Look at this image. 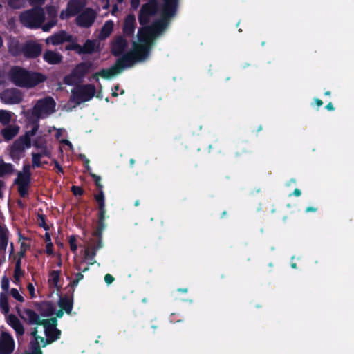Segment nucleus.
Returning <instances> with one entry per match:
<instances>
[{"label": "nucleus", "mask_w": 354, "mask_h": 354, "mask_svg": "<svg viewBox=\"0 0 354 354\" xmlns=\"http://www.w3.org/2000/svg\"><path fill=\"white\" fill-rule=\"evenodd\" d=\"M8 76L14 85L27 89L35 88L47 79L41 73L30 71L19 66H12L9 70Z\"/></svg>", "instance_id": "f257e3e1"}, {"label": "nucleus", "mask_w": 354, "mask_h": 354, "mask_svg": "<svg viewBox=\"0 0 354 354\" xmlns=\"http://www.w3.org/2000/svg\"><path fill=\"white\" fill-rule=\"evenodd\" d=\"M162 1L164 3L161 8V18L154 21L147 28V30H151L154 37L161 34L167 28L170 19L176 15L178 9V2L171 0Z\"/></svg>", "instance_id": "f03ea898"}, {"label": "nucleus", "mask_w": 354, "mask_h": 354, "mask_svg": "<svg viewBox=\"0 0 354 354\" xmlns=\"http://www.w3.org/2000/svg\"><path fill=\"white\" fill-rule=\"evenodd\" d=\"M20 23L30 29L41 27L45 21V13L42 8L35 7L21 12L19 16Z\"/></svg>", "instance_id": "7ed1b4c3"}, {"label": "nucleus", "mask_w": 354, "mask_h": 354, "mask_svg": "<svg viewBox=\"0 0 354 354\" xmlns=\"http://www.w3.org/2000/svg\"><path fill=\"white\" fill-rule=\"evenodd\" d=\"M95 93L96 88L93 84L78 85L71 90L68 103H74L73 107H75L82 102L91 100L95 96Z\"/></svg>", "instance_id": "20e7f679"}, {"label": "nucleus", "mask_w": 354, "mask_h": 354, "mask_svg": "<svg viewBox=\"0 0 354 354\" xmlns=\"http://www.w3.org/2000/svg\"><path fill=\"white\" fill-rule=\"evenodd\" d=\"M158 10L159 3L158 0H149L141 6L138 17L139 24L141 26L148 24L150 17L156 15Z\"/></svg>", "instance_id": "39448f33"}, {"label": "nucleus", "mask_w": 354, "mask_h": 354, "mask_svg": "<svg viewBox=\"0 0 354 354\" xmlns=\"http://www.w3.org/2000/svg\"><path fill=\"white\" fill-rule=\"evenodd\" d=\"M132 61V56L130 54H124L119 58L115 64L109 68H102L100 71V77L104 79H110L114 75L120 73L122 69L127 67V63Z\"/></svg>", "instance_id": "423d86ee"}, {"label": "nucleus", "mask_w": 354, "mask_h": 354, "mask_svg": "<svg viewBox=\"0 0 354 354\" xmlns=\"http://www.w3.org/2000/svg\"><path fill=\"white\" fill-rule=\"evenodd\" d=\"M55 101L52 97H46L38 100L32 110L35 114H38L44 118V115H48L54 113L55 111Z\"/></svg>", "instance_id": "0eeeda50"}, {"label": "nucleus", "mask_w": 354, "mask_h": 354, "mask_svg": "<svg viewBox=\"0 0 354 354\" xmlns=\"http://www.w3.org/2000/svg\"><path fill=\"white\" fill-rule=\"evenodd\" d=\"M94 198L98 205V222L97 225V235H100L101 232L105 228V197L104 192H98L94 194Z\"/></svg>", "instance_id": "6e6552de"}, {"label": "nucleus", "mask_w": 354, "mask_h": 354, "mask_svg": "<svg viewBox=\"0 0 354 354\" xmlns=\"http://www.w3.org/2000/svg\"><path fill=\"white\" fill-rule=\"evenodd\" d=\"M0 99L4 104H17L22 101L23 95L18 88H7L1 93Z\"/></svg>", "instance_id": "1a4fd4ad"}, {"label": "nucleus", "mask_w": 354, "mask_h": 354, "mask_svg": "<svg viewBox=\"0 0 354 354\" xmlns=\"http://www.w3.org/2000/svg\"><path fill=\"white\" fill-rule=\"evenodd\" d=\"M31 183V176L17 172V178L14 180V184L17 185V191L21 198H25L28 195V189Z\"/></svg>", "instance_id": "9d476101"}, {"label": "nucleus", "mask_w": 354, "mask_h": 354, "mask_svg": "<svg viewBox=\"0 0 354 354\" xmlns=\"http://www.w3.org/2000/svg\"><path fill=\"white\" fill-rule=\"evenodd\" d=\"M95 17V12L88 8L76 17V24L80 27L89 28L93 24Z\"/></svg>", "instance_id": "9b49d317"}, {"label": "nucleus", "mask_w": 354, "mask_h": 354, "mask_svg": "<svg viewBox=\"0 0 354 354\" xmlns=\"http://www.w3.org/2000/svg\"><path fill=\"white\" fill-rule=\"evenodd\" d=\"M31 145L32 144L29 143L28 145V142H25L24 138L20 136L13 142V144L10 147V157L14 160H19L25 149H29L31 147Z\"/></svg>", "instance_id": "f8f14e48"}, {"label": "nucleus", "mask_w": 354, "mask_h": 354, "mask_svg": "<svg viewBox=\"0 0 354 354\" xmlns=\"http://www.w3.org/2000/svg\"><path fill=\"white\" fill-rule=\"evenodd\" d=\"M149 46L146 43H141L136 46L133 51L127 53L132 56V61L127 63V67L131 66L136 60H143L149 54Z\"/></svg>", "instance_id": "ddd939ff"}, {"label": "nucleus", "mask_w": 354, "mask_h": 354, "mask_svg": "<svg viewBox=\"0 0 354 354\" xmlns=\"http://www.w3.org/2000/svg\"><path fill=\"white\" fill-rule=\"evenodd\" d=\"M41 53V45L35 41H28L22 46V54L28 59L37 58Z\"/></svg>", "instance_id": "4468645a"}, {"label": "nucleus", "mask_w": 354, "mask_h": 354, "mask_svg": "<svg viewBox=\"0 0 354 354\" xmlns=\"http://www.w3.org/2000/svg\"><path fill=\"white\" fill-rule=\"evenodd\" d=\"M15 341L12 335L2 332L0 337V354H11L15 349Z\"/></svg>", "instance_id": "2eb2a0df"}, {"label": "nucleus", "mask_w": 354, "mask_h": 354, "mask_svg": "<svg viewBox=\"0 0 354 354\" xmlns=\"http://www.w3.org/2000/svg\"><path fill=\"white\" fill-rule=\"evenodd\" d=\"M128 46L127 40L120 35L116 37L111 43V53L115 57L122 55Z\"/></svg>", "instance_id": "dca6fc26"}, {"label": "nucleus", "mask_w": 354, "mask_h": 354, "mask_svg": "<svg viewBox=\"0 0 354 354\" xmlns=\"http://www.w3.org/2000/svg\"><path fill=\"white\" fill-rule=\"evenodd\" d=\"M73 40V36L69 35L65 30H60L51 36L48 37L46 39L47 44H52L53 46H57L62 44L64 42H71Z\"/></svg>", "instance_id": "f3484780"}, {"label": "nucleus", "mask_w": 354, "mask_h": 354, "mask_svg": "<svg viewBox=\"0 0 354 354\" xmlns=\"http://www.w3.org/2000/svg\"><path fill=\"white\" fill-rule=\"evenodd\" d=\"M93 66V64L90 61L82 62L77 64L71 72L77 80L82 81Z\"/></svg>", "instance_id": "a211bd4d"}, {"label": "nucleus", "mask_w": 354, "mask_h": 354, "mask_svg": "<svg viewBox=\"0 0 354 354\" xmlns=\"http://www.w3.org/2000/svg\"><path fill=\"white\" fill-rule=\"evenodd\" d=\"M136 21L133 14H129L124 21L122 31L126 37H131L134 34Z\"/></svg>", "instance_id": "6ab92c4d"}, {"label": "nucleus", "mask_w": 354, "mask_h": 354, "mask_svg": "<svg viewBox=\"0 0 354 354\" xmlns=\"http://www.w3.org/2000/svg\"><path fill=\"white\" fill-rule=\"evenodd\" d=\"M8 324L15 330L18 340L24 334V327L17 317L13 314L8 316Z\"/></svg>", "instance_id": "aec40b11"}, {"label": "nucleus", "mask_w": 354, "mask_h": 354, "mask_svg": "<svg viewBox=\"0 0 354 354\" xmlns=\"http://www.w3.org/2000/svg\"><path fill=\"white\" fill-rule=\"evenodd\" d=\"M43 59L50 65H56L62 62L63 56L58 52L46 50L43 55Z\"/></svg>", "instance_id": "412c9836"}, {"label": "nucleus", "mask_w": 354, "mask_h": 354, "mask_svg": "<svg viewBox=\"0 0 354 354\" xmlns=\"http://www.w3.org/2000/svg\"><path fill=\"white\" fill-rule=\"evenodd\" d=\"M35 306L43 317H49L55 313V308L50 301L37 303Z\"/></svg>", "instance_id": "4be33fe9"}, {"label": "nucleus", "mask_w": 354, "mask_h": 354, "mask_svg": "<svg viewBox=\"0 0 354 354\" xmlns=\"http://www.w3.org/2000/svg\"><path fill=\"white\" fill-rule=\"evenodd\" d=\"M44 333L46 336V342L42 347H45L48 344H50L53 342L57 341L60 339L61 336V330L58 328H44Z\"/></svg>", "instance_id": "5701e85b"}, {"label": "nucleus", "mask_w": 354, "mask_h": 354, "mask_svg": "<svg viewBox=\"0 0 354 354\" xmlns=\"http://www.w3.org/2000/svg\"><path fill=\"white\" fill-rule=\"evenodd\" d=\"M84 0H69L67 3V9L71 15L75 16L77 15L84 7Z\"/></svg>", "instance_id": "b1692460"}, {"label": "nucleus", "mask_w": 354, "mask_h": 354, "mask_svg": "<svg viewBox=\"0 0 354 354\" xmlns=\"http://www.w3.org/2000/svg\"><path fill=\"white\" fill-rule=\"evenodd\" d=\"M19 127L17 125H7L1 131V134L5 140L9 141L13 139L19 133Z\"/></svg>", "instance_id": "393cba45"}, {"label": "nucleus", "mask_w": 354, "mask_h": 354, "mask_svg": "<svg viewBox=\"0 0 354 354\" xmlns=\"http://www.w3.org/2000/svg\"><path fill=\"white\" fill-rule=\"evenodd\" d=\"M148 26H142V28H139L138 32V39L140 43L148 44V39H152L154 37L151 30H147Z\"/></svg>", "instance_id": "a878e982"}, {"label": "nucleus", "mask_w": 354, "mask_h": 354, "mask_svg": "<svg viewBox=\"0 0 354 354\" xmlns=\"http://www.w3.org/2000/svg\"><path fill=\"white\" fill-rule=\"evenodd\" d=\"M59 306L62 308L68 315L71 313L73 306V296L71 297H60L58 301Z\"/></svg>", "instance_id": "bb28decb"}, {"label": "nucleus", "mask_w": 354, "mask_h": 354, "mask_svg": "<svg viewBox=\"0 0 354 354\" xmlns=\"http://www.w3.org/2000/svg\"><path fill=\"white\" fill-rule=\"evenodd\" d=\"M24 313L26 315L29 324H36L41 326L42 320L39 315L32 309H25Z\"/></svg>", "instance_id": "cd10ccee"}, {"label": "nucleus", "mask_w": 354, "mask_h": 354, "mask_svg": "<svg viewBox=\"0 0 354 354\" xmlns=\"http://www.w3.org/2000/svg\"><path fill=\"white\" fill-rule=\"evenodd\" d=\"M113 27L114 23L112 20L106 21L101 28L99 35L100 38L101 39H104L107 38L113 32Z\"/></svg>", "instance_id": "c85d7f7f"}, {"label": "nucleus", "mask_w": 354, "mask_h": 354, "mask_svg": "<svg viewBox=\"0 0 354 354\" xmlns=\"http://www.w3.org/2000/svg\"><path fill=\"white\" fill-rule=\"evenodd\" d=\"M8 230L6 227L0 225V250L5 252L8 243Z\"/></svg>", "instance_id": "c756f323"}, {"label": "nucleus", "mask_w": 354, "mask_h": 354, "mask_svg": "<svg viewBox=\"0 0 354 354\" xmlns=\"http://www.w3.org/2000/svg\"><path fill=\"white\" fill-rule=\"evenodd\" d=\"M26 117L32 127L39 128V119L42 118L41 116L38 114H35V112L31 110L27 111Z\"/></svg>", "instance_id": "7c9ffc66"}, {"label": "nucleus", "mask_w": 354, "mask_h": 354, "mask_svg": "<svg viewBox=\"0 0 354 354\" xmlns=\"http://www.w3.org/2000/svg\"><path fill=\"white\" fill-rule=\"evenodd\" d=\"M8 50L11 55L15 56L22 54V47L20 48L19 41L16 40H12L8 44Z\"/></svg>", "instance_id": "2f4dec72"}, {"label": "nucleus", "mask_w": 354, "mask_h": 354, "mask_svg": "<svg viewBox=\"0 0 354 354\" xmlns=\"http://www.w3.org/2000/svg\"><path fill=\"white\" fill-rule=\"evenodd\" d=\"M0 308L4 314H7L10 311L8 295L6 292L0 294Z\"/></svg>", "instance_id": "473e14b6"}, {"label": "nucleus", "mask_w": 354, "mask_h": 354, "mask_svg": "<svg viewBox=\"0 0 354 354\" xmlns=\"http://www.w3.org/2000/svg\"><path fill=\"white\" fill-rule=\"evenodd\" d=\"M12 119V113L6 110H0V123L2 125H9Z\"/></svg>", "instance_id": "72a5a7b5"}, {"label": "nucleus", "mask_w": 354, "mask_h": 354, "mask_svg": "<svg viewBox=\"0 0 354 354\" xmlns=\"http://www.w3.org/2000/svg\"><path fill=\"white\" fill-rule=\"evenodd\" d=\"M13 171V165L11 163H6L2 160L0 162V177L11 174Z\"/></svg>", "instance_id": "f704fd0d"}, {"label": "nucleus", "mask_w": 354, "mask_h": 354, "mask_svg": "<svg viewBox=\"0 0 354 354\" xmlns=\"http://www.w3.org/2000/svg\"><path fill=\"white\" fill-rule=\"evenodd\" d=\"M97 252L92 249L91 247L90 249H86L84 252V259L88 261V266H93L96 263V261L94 259L96 256Z\"/></svg>", "instance_id": "c9c22d12"}, {"label": "nucleus", "mask_w": 354, "mask_h": 354, "mask_svg": "<svg viewBox=\"0 0 354 354\" xmlns=\"http://www.w3.org/2000/svg\"><path fill=\"white\" fill-rule=\"evenodd\" d=\"M95 48V41L94 40L86 39L84 44L83 54H91L94 52Z\"/></svg>", "instance_id": "e433bc0d"}, {"label": "nucleus", "mask_w": 354, "mask_h": 354, "mask_svg": "<svg viewBox=\"0 0 354 354\" xmlns=\"http://www.w3.org/2000/svg\"><path fill=\"white\" fill-rule=\"evenodd\" d=\"M97 228L93 231V236L95 237H97V239L93 243V245L91 246L92 249H93L95 251L97 252L100 249H101L103 247V243L102 240V232H101L100 235L96 234Z\"/></svg>", "instance_id": "4c0bfd02"}, {"label": "nucleus", "mask_w": 354, "mask_h": 354, "mask_svg": "<svg viewBox=\"0 0 354 354\" xmlns=\"http://www.w3.org/2000/svg\"><path fill=\"white\" fill-rule=\"evenodd\" d=\"M41 326H43L44 328H57V319L56 317H52L47 319H42Z\"/></svg>", "instance_id": "58836bf2"}, {"label": "nucleus", "mask_w": 354, "mask_h": 354, "mask_svg": "<svg viewBox=\"0 0 354 354\" xmlns=\"http://www.w3.org/2000/svg\"><path fill=\"white\" fill-rule=\"evenodd\" d=\"M61 273V270H53L50 273V278L49 279L48 281L50 283L54 286V287L57 288L58 287V283L59 281V275Z\"/></svg>", "instance_id": "ea45409f"}, {"label": "nucleus", "mask_w": 354, "mask_h": 354, "mask_svg": "<svg viewBox=\"0 0 354 354\" xmlns=\"http://www.w3.org/2000/svg\"><path fill=\"white\" fill-rule=\"evenodd\" d=\"M80 82L81 81L77 80L72 72L64 77V84L68 86L75 85Z\"/></svg>", "instance_id": "a19ab883"}, {"label": "nucleus", "mask_w": 354, "mask_h": 354, "mask_svg": "<svg viewBox=\"0 0 354 354\" xmlns=\"http://www.w3.org/2000/svg\"><path fill=\"white\" fill-rule=\"evenodd\" d=\"M38 129H39V128H37L36 127H32L31 130L27 131L24 136H21L24 138L25 142H26V143L28 142V145H29V143L31 144L30 138L32 136H34L37 133V132L38 131Z\"/></svg>", "instance_id": "79ce46f5"}, {"label": "nucleus", "mask_w": 354, "mask_h": 354, "mask_svg": "<svg viewBox=\"0 0 354 354\" xmlns=\"http://www.w3.org/2000/svg\"><path fill=\"white\" fill-rule=\"evenodd\" d=\"M30 354H42L43 352L40 348V345L38 341H31L30 343Z\"/></svg>", "instance_id": "37998d69"}, {"label": "nucleus", "mask_w": 354, "mask_h": 354, "mask_svg": "<svg viewBox=\"0 0 354 354\" xmlns=\"http://www.w3.org/2000/svg\"><path fill=\"white\" fill-rule=\"evenodd\" d=\"M37 220L39 225L44 230L48 231L50 230L48 225H47L46 223V216L44 214H38Z\"/></svg>", "instance_id": "c03bdc74"}, {"label": "nucleus", "mask_w": 354, "mask_h": 354, "mask_svg": "<svg viewBox=\"0 0 354 354\" xmlns=\"http://www.w3.org/2000/svg\"><path fill=\"white\" fill-rule=\"evenodd\" d=\"M42 157L41 153H32V167L34 168L35 167H41V158Z\"/></svg>", "instance_id": "a18cd8bd"}, {"label": "nucleus", "mask_w": 354, "mask_h": 354, "mask_svg": "<svg viewBox=\"0 0 354 354\" xmlns=\"http://www.w3.org/2000/svg\"><path fill=\"white\" fill-rule=\"evenodd\" d=\"M57 23V19L55 18H50V20L46 23L41 28L44 32L49 31L53 26Z\"/></svg>", "instance_id": "49530a36"}, {"label": "nucleus", "mask_w": 354, "mask_h": 354, "mask_svg": "<svg viewBox=\"0 0 354 354\" xmlns=\"http://www.w3.org/2000/svg\"><path fill=\"white\" fill-rule=\"evenodd\" d=\"M46 12L50 18L57 19V8L55 6H48L46 7Z\"/></svg>", "instance_id": "de8ad7c7"}, {"label": "nucleus", "mask_w": 354, "mask_h": 354, "mask_svg": "<svg viewBox=\"0 0 354 354\" xmlns=\"http://www.w3.org/2000/svg\"><path fill=\"white\" fill-rule=\"evenodd\" d=\"M71 192L75 196H81L84 194V190L80 186L73 185L71 188Z\"/></svg>", "instance_id": "09e8293b"}, {"label": "nucleus", "mask_w": 354, "mask_h": 354, "mask_svg": "<svg viewBox=\"0 0 354 354\" xmlns=\"http://www.w3.org/2000/svg\"><path fill=\"white\" fill-rule=\"evenodd\" d=\"M68 243L70 245L71 250L73 252H75L77 249V245L76 244V237L74 235H71L69 237Z\"/></svg>", "instance_id": "8fccbe9b"}, {"label": "nucleus", "mask_w": 354, "mask_h": 354, "mask_svg": "<svg viewBox=\"0 0 354 354\" xmlns=\"http://www.w3.org/2000/svg\"><path fill=\"white\" fill-rule=\"evenodd\" d=\"M10 295L19 302H23L24 301L23 296L19 294V291L16 288H13L10 290Z\"/></svg>", "instance_id": "3c124183"}, {"label": "nucleus", "mask_w": 354, "mask_h": 354, "mask_svg": "<svg viewBox=\"0 0 354 354\" xmlns=\"http://www.w3.org/2000/svg\"><path fill=\"white\" fill-rule=\"evenodd\" d=\"M8 5L13 9H19L21 7V0H8Z\"/></svg>", "instance_id": "603ef678"}, {"label": "nucleus", "mask_w": 354, "mask_h": 354, "mask_svg": "<svg viewBox=\"0 0 354 354\" xmlns=\"http://www.w3.org/2000/svg\"><path fill=\"white\" fill-rule=\"evenodd\" d=\"M9 284V279L7 277L4 276L1 280V288L6 293H7V292L8 291Z\"/></svg>", "instance_id": "864d4df0"}, {"label": "nucleus", "mask_w": 354, "mask_h": 354, "mask_svg": "<svg viewBox=\"0 0 354 354\" xmlns=\"http://www.w3.org/2000/svg\"><path fill=\"white\" fill-rule=\"evenodd\" d=\"M79 158L84 161V167L88 171H89L91 169L90 166H89V162H90L89 160L84 154H80Z\"/></svg>", "instance_id": "5fc2aeb1"}, {"label": "nucleus", "mask_w": 354, "mask_h": 354, "mask_svg": "<svg viewBox=\"0 0 354 354\" xmlns=\"http://www.w3.org/2000/svg\"><path fill=\"white\" fill-rule=\"evenodd\" d=\"M73 15H71V12H68V10L66 8V10H62L60 13L59 17L61 19H68Z\"/></svg>", "instance_id": "6e6d98bb"}, {"label": "nucleus", "mask_w": 354, "mask_h": 354, "mask_svg": "<svg viewBox=\"0 0 354 354\" xmlns=\"http://www.w3.org/2000/svg\"><path fill=\"white\" fill-rule=\"evenodd\" d=\"M24 274V272L23 271L21 270V269L20 270H15L14 271V279H15V282L16 283V281H19V278Z\"/></svg>", "instance_id": "4d7b16f0"}, {"label": "nucleus", "mask_w": 354, "mask_h": 354, "mask_svg": "<svg viewBox=\"0 0 354 354\" xmlns=\"http://www.w3.org/2000/svg\"><path fill=\"white\" fill-rule=\"evenodd\" d=\"M6 84V73L0 70V86H4Z\"/></svg>", "instance_id": "13d9d810"}, {"label": "nucleus", "mask_w": 354, "mask_h": 354, "mask_svg": "<svg viewBox=\"0 0 354 354\" xmlns=\"http://www.w3.org/2000/svg\"><path fill=\"white\" fill-rule=\"evenodd\" d=\"M115 280V278L110 274H106L104 276V281L107 285L111 284Z\"/></svg>", "instance_id": "bf43d9fd"}, {"label": "nucleus", "mask_w": 354, "mask_h": 354, "mask_svg": "<svg viewBox=\"0 0 354 354\" xmlns=\"http://www.w3.org/2000/svg\"><path fill=\"white\" fill-rule=\"evenodd\" d=\"M21 173L31 176L30 165H28V164L24 165L23 169H22V171H21Z\"/></svg>", "instance_id": "052dcab7"}, {"label": "nucleus", "mask_w": 354, "mask_h": 354, "mask_svg": "<svg viewBox=\"0 0 354 354\" xmlns=\"http://www.w3.org/2000/svg\"><path fill=\"white\" fill-rule=\"evenodd\" d=\"M53 245L52 242L47 243L46 245V252L47 254L50 255L53 254Z\"/></svg>", "instance_id": "680f3d73"}, {"label": "nucleus", "mask_w": 354, "mask_h": 354, "mask_svg": "<svg viewBox=\"0 0 354 354\" xmlns=\"http://www.w3.org/2000/svg\"><path fill=\"white\" fill-rule=\"evenodd\" d=\"M33 146L37 149L45 148V145L43 143H40L39 139H35L32 143Z\"/></svg>", "instance_id": "e2e57ef3"}, {"label": "nucleus", "mask_w": 354, "mask_h": 354, "mask_svg": "<svg viewBox=\"0 0 354 354\" xmlns=\"http://www.w3.org/2000/svg\"><path fill=\"white\" fill-rule=\"evenodd\" d=\"M90 175L93 179L95 185L101 183V177L100 176H97L95 174H90Z\"/></svg>", "instance_id": "0e129e2a"}, {"label": "nucleus", "mask_w": 354, "mask_h": 354, "mask_svg": "<svg viewBox=\"0 0 354 354\" xmlns=\"http://www.w3.org/2000/svg\"><path fill=\"white\" fill-rule=\"evenodd\" d=\"M74 51H75L77 54L79 55H82L83 54V48H82V46H80V44H75V48H74Z\"/></svg>", "instance_id": "69168bd1"}, {"label": "nucleus", "mask_w": 354, "mask_h": 354, "mask_svg": "<svg viewBox=\"0 0 354 354\" xmlns=\"http://www.w3.org/2000/svg\"><path fill=\"white\" fill-rule=\"evenodd\" d=\"M69 43H70L69 44H68L65 46V49L66 50H73L76 43L73 41V39L72 40L71 42H69Z\"/></svg>", "instance_id": "338daca9"}, {"label": "nucleus", "mask_w": 354, "mask_h": 354, "mask_svg": "<svg viewBox=\"0 0 354 354\" xmlns=\"http://www.w3.org/2000/svg\"><path fill=\"white\" fill-rule=\"evenodd\" d=\"M140 5V0H131V6L133 9H137Z\"/></svg>", "instance_id": "774afa93"}]
</instances>
